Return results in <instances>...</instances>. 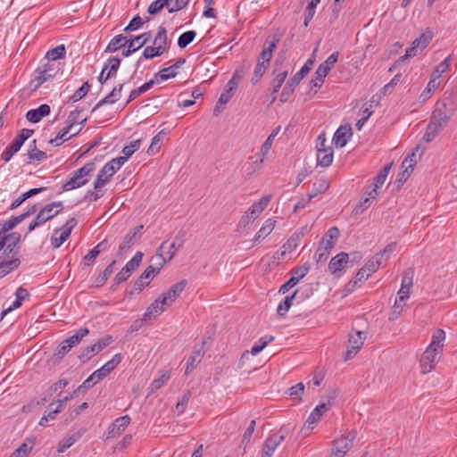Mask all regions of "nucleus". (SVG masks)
<instances>
[{
  "instance_id": "f257e3e1",
  "label": "nucleus",
  "mask_w": 457,
  "mask_h": 457,
  "mask_svg": "<svg viewBox=\"0 0 457 457\" xmlns=\"http://www.w3.org/2000/svg\"><path fill=\"white\" fill-rule=\"evenodd\" d=\"M152 37L150 31L145 32L133 39L127 40L122 34L115 36L108 44L105 52L114 53L124 46H128L127 49L122 51V55L128 57L133 53L140 49Z\"/></svg>"
},
{
  "instance_id": "f03ea898",
  "label": "nucleus",
  "mask_w": 457,
  "mask_h": 457,
  "mask_svg": "<svg viewBox=\"0 0 457 457\" xmlns=\"http://www.w3.org/2000/svg\"><path fill=\"white\" fill-rule=\"evenodd\" d=\"M121 354H115L112 360L104 364L100 369L94 371L76 390L71 394V397H74L79 392L85 391L92 387L94 385L107 377L121 361Z\"/></svg>"
},
{
  "instance_id": "7ed1b4c3",
  "label": "nucleus",
  "mask_w": 457,
  "mask_h": 457,
  "mask_svg": "<svg viewBox=\"0 0 457 457\" xmlns=\"http://www.w3.org/2000/svg\"><path fill=\"white\" fill-rule=\"evenodd\" d=\"M95 162H90L73 172L72 176L62 187V191H70L86 185L95 170Z\"/></svg>"
},
{
  "instance_id": "20e7f679",
  "label": "nucleus",
  "mask_w": 457,
  "mask_h": 457,
  "mask_svg": "<svg viewBox=\"0 0 457 457\" xmlns=\"http://www.w3.org/2000/svg\"><path fill=\"white\" fill-rule=\"evenodd\" d=\"M63 209L62 202H53L45 205L37 214L35 219L29 225V231L31 232L37 227L44 225L46 221L57 216Z\"/></svg>"
},
{
  "instance_id": "39448f33",
  "label": "nucleus",
  "mask_w": 457,
  "mask_h": 457,
  "mask_svg": "<svg viewBox=\"0 0 457 457\" xmlns=\"http://www.w3.org/2000/svg\"><path fill=\"white\" fill-rule=\"evenodd\" d=\"M127 161V157H117L112 159L107 162L96 176V179L94 183V188L96 190L103 187L110 179L120 169V167Z\"/></svg>"
},
{
  "instance_id": "423d86ee",
  "label": "nucleus",
  "mask_w": 457,
  "mask_h": 457,
  "mask_svg": "<svg viewBox=\"0 0 457 457\" xmlns=\"http://www.w3.org/2000/svg\"><path fill=\"white\" fill-rule=\"evenodd\" d=\"M454 110V104L452 99L448 98L439 101L436 104L430 120L440 123L443 127H445L453 115Z\"/></svg>"
},
{
  "instance_id": "0eeeda50",
  "label": "nucleus",
  "mask_w": 457,
  "mask_h": 457,
  "mask_svg": "<svg viewBox=\"0 0 457 457\" xmlns=\"http://www.w3.org/2000/svg\"><path fill=\"white\" fill-rule=\"evenodd\" d=\"M339 54L335 52L331 54L325 62L320 63L315 72L314 78L311 80V87L320 88L324 83V79L328 72L333 69L338 60Z\"/></svg>"
},
{
  "instance_id": "6e6552de",
  "label": "nucleus",
  "mask_w": 457,
  "mask_h": 457,
  "mask_svg": "<svg viewBox=\"0 0 457 457\" xmlns=\"http://www.w3.org/2000/svg\"><path fill=\"white\" fill-rule=\"evenodd\" d=\"M77 223L78 220L75 218H71L62 228L54 231L51 237V245L54 248H59L70 237Z\"/></svg>"
},
{
  "instance_id": "1a4fd4ad",
  "label": "nucleus",
  "mask_w": 457,
  "mask_h": 457,
  "mask_svg": "<svg viewBox=\"0 0 457 457\" xmlns=\"http://www.w3.org/2000/svg\"><path fill=\"white\" fill-rule=\"evenodd\" d=\"M181 246L182 242L178 243L177 241H173L170 243L169 241H163L157 249V256L161 260L160 266L162 267L172 260Z\"/></svg>"
},
{
  "instance_id": "9d476101",
  "label": "nucleus",
  "mask_w": 457,
  "mask_h": 457,
  "mask_svg": "<svg viewBox=\"0 0 457 457\" xmlns=\"http://www.w3.org/2000/svg\"><path fill=\"white\" fill-rule=\"evenodd\" d=\"M286 429L280 428L277 433L270 435L265 441L262 457H271L277 447L285 440Z\"/></svg>"
},
{
  "instance_id": "9b49d317",
  "label": "nucleus",
  "mask_w": 457,
  "mask_h": 457,
  "mask_svg": "<svg viewBox=\"0 0 457 457\" xmlns=\"http://www.w3.org/2000/svg\"><path fill=\"white\" fill-rule=\"evenodd\" d=\"M442 352L433 349L429 346L427 347L420 358V369L423 374L430 372L435 364L438 361V359Z\"/></svg>"
},
{
  "instance_id": "f8f14e48",
  "label": "nucleus",
  "mask_w": 457,
  "mask_h": 457,
  "mask_svg": "<svg viewBox=\"0 0 457 457\" xmlns=\"http://www.w3.org/2000/svg\"><path fill=\"white\" fill-rule=\"evenodd\" d=\"M365 338V333L362 331H355L354 334L349 336V345L345 356V361L353 359L357 354L363 345Z\"/></svg>"
},
{
  "instance_id": "ddd939ff",
  "label": "nucleus",
  "mask_w": 457,
  "mask_h": 457,
  "mask_svg": "<svg viewBox=\"0 0 457 457\" xmlns=\"http://www.w3.org/2000/svg\"><path fill=\"white\" fill-rule=\"evenodd\" d=\"M411 287H412V277L405 274L403 277L401 288L398 291V299L395 300V303L394 305V308H395L394 312H395L397 310L399 311V312L402 311L403 306L404 304V301L406 299H408L410 296V290H411Z\"/></svg>"
},
{
  "instance_id": "4468645a",
  "label": "nucleus",
  "mask_w": 457,
  "mask_h": 457,
  "mask_svg": "<svg viewBox=\"0 0 457 457\" xmlns=\"http://www.w3.org/2000/svg\"><path fill=\"white\" fill-rule=\"evenodd\" d=\"M336 397H337V393L335 391H332L330 393V395L328 396L327 403H322L314 408V410L311 412V414L309 415L307 421H306L309 426L315 424L316 422H318L320 420V419L323 415V413H325L331 408L332 403H333L334 400L336 399Z\"/></svg>"
},
{
  "instance_id": "2eb2a0df",
  "label": "nucleus",
  "mask_w": 457,
  "mask_h": 457,
  "mask_svg": "<svg viewBox=\"0 0 457 457\" xmlns=\"http://www.w3.org/2000/svg\"><path fill=\"white\" fill-rule=\"evenodd\" d=\"M313 62L312 60H308L304 65L301 68V70L295 74V76L290 79L287 86L284 88V91L281 95L283 97L286 94L289 95L291 92L295 90V87L300 83V81L309 73L312 69Z\"/></svg>"
},
{
  "instance_id": "dca6fc26",
  "label": "nucleus",
  "mask_w": 457,
  "mask_h": 457,
  "mask_svg": "<svg viewBox=\"0 0 457 457\" xmlns=\"http://www.w3.org/2000/svg\"><path fill=\"white\" fill-rule=\"evenodd\" d=\"M112 342V337L105 336L104 337L99 339L96 343L86 347L79 355V358L83 361H85L86 360H89L93 354L102 351Z\"/></svg>"
},
{
  "instance_id": "f3484780",
  "label": "nucleus",
  "mask_w": 457,
  "mask_h": 457,
  "mask_svg": "<svg viewBox=\"0 0 457 457\" xmlns=\"http://www.w3.org/2000/svg\"><path fill=\"white\" fill-rule=\"evenodd\" d=\"M20 240L21 235L16 232L8 235L0 234V253L3 252L5 255L12 253Z\"/></svg>"
},
{
  "instance_id": "a211bd4d",
  "label": "nucleus",
  "mask_w": 457,
  "mask_h": 457,
  "mask_svg": "<svg viewBox=\"0 0 457 457\" xmlns=\"http://www.w3.org/2000/svg\"><path fill=\"white\" fill-rule=\"evenodd\" d=\"M187 285V281L183 279L171 286L167 293H164L161 295L162 298V303L164 304H168L170 307L176 300V298L184 291Z\"/></svg>"
},
{
  "instance_id": "6ab92c4d",
  "label": "nucleus",
  "mask_w": 457,
  "mask_h": 457,
  "mask_svg": "<svg viewBox=\"0 0 457 457\" xmlns=\"http://www.w3.org/2000/svg\"><path fill=\"white\" fill-rule=\"evenodd\" d=\"M348 259L349 255L346 253H339L330 260L328 263L329 271L337 277H340L341 271L348 263Z\"/></svg>"
},
{
  "instance_id": "aec40b11",
  "label": "nucleus",
  "mask_w": 457,
  "mask_h": 457,
  "mask_svg": "<svg viewBox=\"0 0 457 457\" xmlns=\"http://www.w3.org/2000/svg\"><path fill=\"white\" fill-rule=\"evenodd\" d=\"M54 69L52 65L47 63L42 67L37 69L34 72V79L32 83H35L34 87L37 88L41 86L44 82L49 80L54 77Z\"/></svg>"
},
{
  "instance_id": "412c9836",
  "label": "nucleus",
  "mask_w": 457,
  "mask_h": 457,
  "mask_svg": "<svg viewBox=\"0 0 457 457\" xmlns=\"http://www.w3.org/2000/svg\"><path fill=\"white\" fill-rule=\"evenodd\" d=\"M278 42V38H276V37H268L265 42L264 48L260 54L258 61L264 62V64L269 66L270 59L272 57L273 51L277 47Z\"/></svg>"
},
{
  "instance_id": "4be33fe9",
  "label": "nucleus",
  "mask_w": 457,
  "mask_h": 457,
  "mask_svg": "<svg viewBox=\"0 0 457 457\" xmlns=\"http://www.w3.org/2000/svg\"><path fill=\"white\" fill-rule=\"evenodd\" d=\"M352 136L351 126H340L334 134L333 143L337 147H344Z\"/></svg>"
},
{
  "instance_id": "5701e85b",
  "label": "nucleus",
  "mask_w": 457,
  "mask_h": 457,
  "mask_svg": "<svg viewBox=\"0 0 457 457\" xmlns=\"http://www.w3.org/2000/svg\"><path fill=\"white\" fill-rule=\"evenodd\" d=\"M51 112L50 106L46 104L39 105L36 109L27 112L26 119L32 123L39 122L44 117L47 116Z\"/></svg>"
},
{
  "instance_id": "b1692460",
  "label": "nucleus",
  "mask_w": 457,
  "mask_h": 457,
  "mask_svg": "<svg viewBox=\"0 0 457 457\" xmlns=\"http://www.w3.org/2000/svg\"><path fill=\"white\" fill-rule=\"evenodd\" d=\"M270 200H271V195H268L262 196L259 202L253 204L249 207L248 211L246 212L249 214L250 218H252L253 220H256L260 216V214L265 210V208L268 206Z\"/></svg>"
},
{
  "instance_id": "393cba45",
  "label": "nucleus",
  "mask_w": 457,
  "mask_h": 457,
  "mask_svg": "<svg viewBox=\"0 0 457 457\" xmlns=\"http://www.w3.org/2000/svg\"><path fill=\"white\" fill-rule=\"evenodd\" d=\"M354 437L355 434L353 432L344 434L340 438L333 441L334 448L346 453L353 447Z\"/></svg>"
},
{
  "instance_id": "a878e982",
  "label": "nucleus",
  "mask_w": 457,
  "mask_h": 457,
  "mask_svg": "<svg viewBox=\"0 0 457 457\" xmlns=\"http://www.w3.org/2000/svg\"><path fill=\"white\" fill-rule=\"evenodd\" d=\"M154 46H156V49L162 54L168 51L170 46L168 42L167 30L163 26L159 27L158 32L154 39Z\"/></svg>"
},
{
  "instance_id": "bb28decb",
  "label": "nucleus",
  "mask_w": 457,
  "mask_h": 457,
  "mask_svg": "<svg viewBox=\"0 0 457 457\" xmlns=\"http://www.w3.org/2000/svg\"><path fill=\"white\" fill-rule=\"evenodd\" d=\"M167 307H169L168 304H164L162 303V296H159L154 303H151L150 306L147 307L144 314V320H150L152 317H157L162 313Z\"/></svg>"
},
{
  "instance_id": "cd10ccee",
  "label": "nucleus",
  "mask_w": 457,
  "mask_h": 457,
  "mask_svg": "<svg viewBox=\"0 0 457 457\" xmlns=\"http://www.w3.org/2000/svg\"><path fill=\"white\" fill-rule=\"evenodd\" d=\"M123 88V84H119L113 87L109 95H107L104 98L100 100L96 106L93 108L92 112L96 111L98 108L103 106L104 104H112L117 102L121 96V91Z\"/></svg>"
},
{
  "instance_id": "c85d7f7f",
  "label": "nucleus",
  "mask_w": 457,
  "mask_h": 457,
  "mask_svg": "<svg viewBox=\"0 0 457 457\" xmlns=\"http://www.w3.org/2000/svg\"><path fill=\"white\" fill-rule=\"evenodd\" d=\"M276 225V220L273 219H268L262 224V228L259 229L257 234L253 239V245H256L261 243L267 236H269L272 230L274 229Z\"/></svg>"
},
{
  "instance_id": "c756f323",
  "label": "nucleus",
  "mask_w": 457,
  "mask_h": 457,
  "mask_svg": "<svg viewBox=\"0 0 457 457\" xmlns=\"http://www.w3.org/2000/svg\"><path fill=\"white\" fill-rule=\"evenodd\" d=\"M335 242L330 240L321 241L320 245L318 247L314 258L317 263H323L328 259L330 250L334 247Z\"/></svg>"
},
{
  "instance_id": "7c9ffc66",
  "label": "nucleus",
  "mask_w": 457,
  "mask_h": 457,
  "mask_svg": "<svg viewBox=\"0 0 457 457\" xmlns=\"http://www.w3.org/2000/svg\"><path fill=\"white\" fill-rule=\"evenodd\" d=\"M204 342L202 343V345L199 348L195 347L192 354L188 357L185 371L186 375H188L195 365L201 361V359L204 354Z\"/></svg>"
},
{
  "instance_id": "2f4dec72",
  "label": "nucleus",
  "mask_w": 457,
  "mask_h": 457,
  "mask_svg": "<svg viewBox=\"0 0 457 457\" xmlns=\"http://www.w3.org/2000/svg\"><path fill=\"white\" fill-rule=\"evenodd\" d=\"M129 423L130 418L128 415L117 418L110 428L109 434L112 437L119 436Z\"/></svg>"
},
{
  "instance_id": "473e14b6",
  "label": "nucleus",
  "mask_w": 457,
  "mask_h": 457,
  "mask_svg": "<svg viewBox=\"0 0 457 457\" xmlns=\"http://www.w3.org/2000/svg\"><path fill=\"white\" fill-rule=\"evenodd\" d=\"M186 62V59L179 58L173 65L162 69L155 76L159 77L161 80H167L174 78L177 75V69Z\"/></svg>"
},
{
  "instance_id": "72a5a7b5",
  "label": "nucleus",
  "mask_w": 457,
  "mask_h": 457,
  "mask_svg": "<svg viewBox=\"0 0 457 457\" xmlns=\"http://www.w3.org/2000/svg\"><path fill=\"white\" fill-rule=\"evenodd\" d=\"M333 149L328 148H318L317 150V163L321 167H328L333 162Z\"/></svg>"
},
{
  "instance_id": "f704fd0d",
  "label": "nucleus",
  "mask_w": 457,
  "mask_h": 457,
  "mask_svg": "<svg viewBox=\"0 0 457 457\" xmlns=\"http://www.w3.org/2000/svg\"><path fill=\"white\" fill-rule=\"evenodd\" d=\"M107 248V241L103 240L98 243L89 253L83 258V264L86 266L91 265L96 258Z\"/></svg>"
},
{
  "instance_id": "c9c22d12",
  "label": "nucleus",
  "mask_w": 457,
  "mask_h": 457,
  "mask_svg": "<svg viewBox=\"0 0 457 457\" xmlns=\"http://www.w3.org/2000/svg\"><path fill=\"white\" fill-rule=\"evenodd\" d=\"M71 395L65 396L62 400H58L57 403H52L48 406V411L44 415L47 417L48 420H53L55 419L56 415L60 413L65 405V403L71 399Z\"/></svg>"
},
{
  "instance_id": "e433bc0d",
  "label": "nucleus",
  "mask_w": 457,
  "mask_h": 457,
  "mask_svg": "<svg viewBox=\"0 0 457 457\" xmlns=\"http://www.w3.org/2000/svg\"><path fill=\"white\" fill-rule=\"evenodd\" d=\"M278 60L275 62V70L274 72L276 73L275 79L272 80V94H277L280 87H282L283 83L285 82V79L288 74V70H278Z\"/></svg>"
},
{
  "instance_id": "4c0bfd02",
  "label": "nucleus",
  "mask_w": 457,
  "mask_h": 457,
  "mask_svg": "<svg viewBox=\"0 0 457 457\" xmlns=\"http://www.w3.org/2000/svg\"><path fill=\"white\" fill-rule=\"evenodd\" d=\"M444 128L445 127L440 125V123L430 120L428 125L427 126L426 132L422 137V140L426 143L431 142Z\"/></svg>"
},
{
  "instance_id": "58836bf2",
  "label": "nucleus",
  "mask_w": 457,
  "mask_h": 457,
  "mask_svg": "<svg viewBox=\"0 0 457 457\" xmlns=\"http://www.w3.org/2000/svg\"><path fill=\"white\" fill-rule=\"evenodd\" d=\"M27 155L29 160L28 162H31L33 161L40 162L47 158L46 152L37 148V142L35 139L30 143Z\"/></svg>"
},
{
  "instance_id": "ea45409f",
  "label": "nucleus",
  "mask_w": 457,
  "mask_h": 457,
  "mask_svg": "<svg viewBox=\"0 0 457 457\" xmlns=\"http://www.w3.org/2000/svg\"><path fill=\"white\" fill-rule=\"evenodd\" d=\"M278 131H279V127L277 128L276 129H274L272 131V133L265 140V142L262 145V148L260 151L262 157L260 158V160L255 161L254 162L255 163L262 164L263 162L264 157L268 154L269 151L270 150L272 144H273V140H274L275 137L277 136V134L278 133Z\"/></svg>"
},
{
  "instance_id": "a19ab883",
  "label": "nucleus",
  "mask_w": 457,
  "mask_h": 457,
  "mask_svg": "<svg viewBox=\"0 0 457 457\" xmlns=\"http://www.w3.org/2000/svg\"><path fill=\"white\" fill-rule=\"evenodd\" d=\"M419 150V146H417L414 151L411 154H409L407 157L404 159V161L402 163V168L404 169L403 171V176L407 173V177L410 176L411 172L413 170L414 166L417 163L416 160V152Z\"/></svg>"
},
{
  "instance_id": "79ce46f5",
  "label": "nucleus",
  "mask_w": 457,
  "mask_h": 457,
  "mask_svg": "<svg viewBox=\"0 0 457 457\" xmlns=\"http://www.w3.org/2000/svg\"><path fill=\"white\" fill-rule=\"evenodd\" d=\"M116 263V261H112L105 269L104 270L99 274V276L96 278L94 282L95 287H101L105 284L109 277L113 272V267Z\"/></svg>"
},
{
  "instance_id": "37998d69",
  "label": "nucleus",
  "mask_w": 457,
  "mask_h": 457,
  "mask_svg": "<svg viewBox=\"0 0 457 457\" xmlns=\"http://www.w3.org/2000/svg\"><path fill=\"white\" fill-rule=\"evenodd\" d=\"M120 65V59L118 57H110L104 65V71H106L111 78L116 76Z\"/></svg>"
},
{
  "instance_id": "c03bdc74",
  "label": "nucleus",
  "mask_w": 457,
  "mask_h": 457,
  "mask_svg": "<svg viewBox=\"0 0 457 457\" xmlns=\"http://www.w3.org/2000/svg\"><path fill=\"white\" fill-rule=\"evenodd\" d=\"M21 146L22 145L14 139L2 153V159L5 162H9L12 157L21 149Z\"/></svg>"
},
{
  "instance_id": "a18cd8bd",
  "label": "nucleus",
  "mask_w": 457,
  "mask_h": 457,
  "mask_svg": "<svg viewBox=\"0 0 457 457\" xmlns=\"http://www.w3.org/2000/svg\"><path fill=\"white\" fill-rule=\"evenodd\" d=\"M297 295V290H295L291 295H287L285 297V299L278 304L277 308V313L279 316H285L290 307L293 304V301Z\"/></svg>"
},
{
  "instance_id": "49530a36",
  "label": "nucleus",
  "mask_w": 457,
  "mask_h": 457,
  "mask_svg": "<svg viewBox=\"0 0 457 457\" xmlns=\"http://www.w3.org/2000/svg\"><path fill=\"white\" fill-rule=\"evenodd\" d=\"M154 83H155V81L154 79H151V80L145 82V84H143L142 86H140L139 87L133 89L130 92L129 98L126 101V104H128L129 103H130L131 101H133L137 97H138L140 95H142L145 92H146L147 90H149L154 85Z\"/></svg>"
},
{
  "instance_id": "de8ad7c7",
  "label": "nucleus",
  "mask_w": 457,
  "mask_h": 457,
  "mask_svg": "<svg viewBox=\"0 0 457 457\" xmlns=\"http://www.w3.org/2000/svg\"><path fill=\"white\" fill-rule=\"evenodd\" d=\"M89 334V330L87 328H79L75 332L74 335L65 339V344L71 345V348L76 346L80 341Z\"/></svg>"
},
{
  "instance_id": "09e8293b",
  "label": "nucleus",
  "mask_w": 457,
  "mask_h": 457,
  "mask_svg": "<svg viewBox=\"0 0 457 457\" xmlns=\"http://www.w3.org/2000/svg\"><path fill=\"white\" fill-rule=\"evenodd\" d=\"M66 49L64 45H59L46 52V58L48 61H56L65 57Z\"/></svg>"
},
{
  "instance_id": "8fccbe9b",
  "label": "nucleus",
  "mask_w": 457,
  "mask_h": 457,
  "mask_svg": "<svg viewBox=\"0 0 457 457\" xmlns=\"http://www.w3.org/2000/svg\"><path fill=\"white\" fill-rule=\"evenodd\" d=\"M451 55H449L443 62H441L432 72L431 79H435L436 81H439L441 75L448 71L451 65Z\"/></svg>"
},
{
  "instance_id": "3c124183",
  "label": "nucleus",
  "mask_w": 457,
  "mask_h": 457,
  "mask_svg": "<svg viewBox=\"0 0 457 457\" xmlns=\"http://www.w3.org/2000/svg\"><path fill=\"white\" fill-rule=\"evenodd\" d=\"M445 339V333L442 329H437L433 337L432 341L428 345L429 347L442 352L443 342Z\"/></svg>"
},
{
  "instance_id": "603ef678",
  "label": "nucleus",
  "mask_w": 457,
  "mask_h": 457,
  "mask_svg": "<svg viewBox=\"0 0 457 457\" xmlns=\"http://www.w3.org/2000/svg\"><path fill=\"white\" fill-rule=\"evenodd\" d=\"M24 220V215L12 217L4 222L0 228V234L6 235V232L14 228L18 224Z\"/></svg>"
},
{
  "instance_id": "864d4df0",
  "label": "nucleus",
  "mask_w": 457,
  "mask_h": 457,
  "mask_svg": "<svg viewBox=\"0 0 457 457\" xmlns=\"http://www.w3.org/2000/svg\"><path fill=\"white\" fill-rule=\"evenodd\" d=\"M274 340L273 336H264L261 337L251 348L250 353L256 355L262 351V349L270 342Z\"/></svg>"
},
{
  "instance_id": "5fc2aeb1",
  "label": "nucleus",
  "mask_w": 457,
  "mask_h": 457,
  "mask_svg": "<svg viewBox=\"0 0 457 457\" xmlns=\"http://www.w3.org/2000/svg\"><path fill=\"white\" fill-rule=\"evenodd\" d=\"M136 236L137 232H129L125 236L123 241L119 245V254L122 255L135 244Z\"/></svg>"
},
{
  "instance_id": "6e6d98bb",
  "label": "nucleus",
  "mask_w": 457,
  "mask_h": 457,
  "mask_svg": "<svg viewBox=\"0 0 457 457\" xmlns=\"http://www.w3.org/2000/svg\"><path fill=\"white\" fill-rule=\"evenodd\" d=\"M196 36V32L195 30H188L181 34L178 39V46L179 48L187 47L190 43L193 42Z\"/></svg>"
},
{
  "instance_id": "4d7b16f0",
  "label": "nucleus",
  "mask_w": 457,
  "mask_h": 457,
  "mask_svg": "<svg viewBox=\"0 0 457 457\" xmlns=\"http://www.w3.org/2000/svg\"><path fill=\"white\" fill-rule=\"evenodd\" d=\"M79 434H73L72 436H69L64 437L59 442L58 445V452L63 453L68 448H70L75 442H77L79 438Z\"/></svg>"
},
{
  "instance_id": "13d9d810",
  "label": "nucleus",
  "mask_w": 457,
  "mask_h": 457,
  "mask_svg": "<svg viewBox=\"0 0 457 457\" xmlns=\"http://www.w3.org/2000/svg\"><path fill=\"white\" fill-rule=\"evenodd\" d=\"M440 85V81H436L435 79H431L428 81L426 88L420 94V98L424 102L430 98L432 92L436 89Z\"/></svg>"
},
{
  "instance_id": "bf43d9fd",
  "label": "nucleus",
  "mask_w": 457,
  "mask_h": 457,
  "mask_svg": "<svg viewBox=\"0 0 457 457\" xmlns=\"http://www.w3.org/2000/svg\"><path fill=\"white\" fill-rule=\"evenodd\" d=\"M391 167H392V163L386 164V166H384L382 168V170L379 171V173L375 177L374 186H376V187H379L385 183V181L389 174V171L391 170Z\"/></svg>"
},
{
  "instance_id": "052dcab7",
  "label": "nucleus",
  "mask_w": 457,
  "mask_h": 457,
  "mask_svg": "<svg viewBox=\"0 0 457 457\" xmlns=\"http://www.w3.org/2000/svg\"><path fill=\"white\" fill-rule=\"evenodd\" d=\"M328 188V182L325 179H321L318 183L313 184V188H312V192L310 194H308V195L310 196V198L312 199L315 196H317L319 194L325 193Z\"/></svg>"
},
{
  "instance_id": "680f3d73",
  "label": "nucleus",
  "mask_w": 457,
  "mask_h": 457,
  "mask_svg": "<svg viewBox=\"0 0 457 457\" xmlns=\"http://www.w3.org/2000/svg\"><path fill=\"white\" fill-rule=\"evenodd\" d=\"M143 253L141 252L136 253L134 257L129 261L124 266L131 274L135 271L142 262Z\"/></svg>"
},
{
  "instance_id": "e2e57ef3",
  "label": "nucleus",
  "mask_w": 457,
  "mask_h": 457,
  "mask_svg": "<svg viewBox=\"0 0 457 457\" xmlns=\"http://www.w3.org/2000/svg\"><path fill=\"white\" fill-rule=\"evenodd\" d=\"M90 88V85L88 82H85L79 89H77L74 94L70 97V99L76 103L82 99L84 96H87Z\"/></svg>"
},
{
  "instance_id": "0e129e2a",
  "label": "nucleus",
  "mask_w": 457,
  "mask_h": 457,
  "mask_svg": "<svg viewBox=\"0 0 457 457\" xmlns=\"http://www.w3.org/2000/svg\"><path fill=\"white\" fill-rule=\"evenodd\" d=\"M149 21L148 17L145 21H143L139 15H136L132 18V20L129 21L128 26L124 29V31L130 32V31L137 30L144 24L145 21Z\"/></svg>"
},
{
  "instance_id": "69168bd1",
  "label": "nucleus",
  "mask_w": 457,
  "mask_h": 457,
  "mask_svg": "<svg viewBox=\"0 0 457 457\" xmlns=\"http://www.w3.org/2000/svg\"><path fill=\"white\" fill-rule=\"evenodd\" d=\"M267 68H268V65L264 64V62L258 61V62L254 68L253 77L252 78L253 84H255L260 80V79L265 73Z\"/></svg>"
},
{
  "instance_id": "338daca9",
  "label": "nucleus",
  "mask_w": 457,
  "mask_h": 457,
  "mask_svg": "<svg viewBox=\"0 0 457 457\" xmlns=\"http://www.w3.org/2000/svg\"><path fill=\"white\" fill-rule=\"evenodd\" d=\"M141 145V140L137 139L132 141L129 145H126L122 149V154H124L123 157H127V160L136 152L139 149Z\"/></svg>"
},
{
  "instance_id": "774afa93",
  "label": "nucleus",
  "mask_w": 457,
  "mask_h": 457,
  "mask_svg": "<svg viewBox=\"0 0 457 457\" xmlns=\"http://www.w3.org/2000/svg\"><path fill=\"white\" fill-rule=\"evenodd\" d=\"M380 264L381 259L377 258V255H375L370 260H369L362 268L365 269L370 275H371L378 269Z\"/></svg>"
}]
</instances>
